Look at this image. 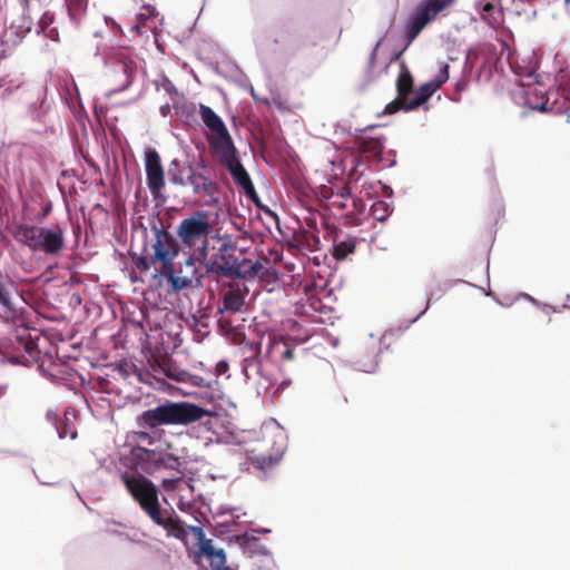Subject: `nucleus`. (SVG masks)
<instances>
[{
	"mask_svg": "<svg viewBox=\"0 0 570 570\" xmlns=\"http://www.w3.org/2000/svg\"><path fill=\"white\" fill-rule=\"evenodd\" d=\"M212 230L213 226L208 214L197 210L180 220L176 228V235L183 247L193 252L190 257L197 261L205 259L207 256L208 238Z\"/></svg>",
	"mask_w": 570,
	"mask_h": 570,
	"instance_id": "nucleus-3",
	"label": "nucleus"
},
{
	"mask_svg": "<svg viewBox=\"0 0 570 570\" xmlns=\"http://www.w3.org/2000/svg\"><path fill=\"white\" fill-rule=\"evenodd\" d=\"M493 8H494V7H493V4H492V3L487 2V3L482 7L481 12H482V14H485V13H488V12L492 11V10H493Z\"/></svg>",
	"mask_w": 570,
	"mask_h": 570,
	"instance_id": "nucleus-38",
	"label": "nucleus"
},
{
	"mask_svg": "<svg viewBox=\"0 0 570 570\" xmlns=\"http://www.w3.org/2000/svg\"><path fill=\"white\" fill-rule=\"evenodd\" d=\"M379 45H380L379 42L375 45V47L372 49V52L370 55V59H368L370 69H373L375 66Z\"/></svg>",
	"mask_w": 570,
	"mask_h": 570,
	"instance_id": "nucleus-36",
	"label": "nucleus"
},
{
	"mask_svg": "<svg viewBox=\"0 0 570 570\" xmlns=\"http://www.w3.org/2000/svg\"><path fill=\"white\" fill-rule=\"evenodd\" d=\"M157 451L146 446H131L129 452L124 455L122 463L129 469V472L140 473L139 471L153 474L155 472V460Z\"/></svg>",
	"mask_w": 570,
	"mask_h": 570,
	"instance_id": "nucleus-11",
	"label": "nucleus"
},
{
	"mask_svg": "<svg viewBox=\"0 0 570 570\" xmlns=\"http://www.w3.org/2000/svg\"><path fill=\"white\" fill-rule=\"evenodd\" d=\"M564 7H566L567 13L570 16V0H564Z\"/></svg>",
	"mask_w": 570,
	"mask_h": 570,
	"instance_id": "nucleus-40",
	"label": "nucleus"
},
{
	"mask_svg": "<svg viewBox=\"0 0 570 570\" xmlns=\"http://www.w3.org/2000/svg\"><path fill=\"white\" fill-rule=\"evenodd\" d=\"M350 202V191H344L341 195H337L332 200V206L337 209H346L348 207Z\"/></svg>",
	"mask_w": 570,
	"mask_h": 570,
	"instance_id": "nucleus-30",
	"label": "nucleus"
},
{
	"mask_svg": "<svg viewBox=\"0 0 570 570\" xmlns=\"http://www.w3.org/2000/svg\"><path fill=\"white\" fill-rule=\"evenodd\" d=\"M540 111H547L548 110V100L542 102L540 106L535 107Z\"/></svg>",
	"mask_w": 570,
	"mask_h": 570,
	"instance_id": "nucleus-39",
	"label": "nucleus"
},
{
	"mask_svg": "<svg viewBox=\"0 0 570 570\" xmlns=\"http://www.w3.org/2000/svg\"><path fill=\"white\" fill-rule=\"evenodd\" d=\"M449 79V65L443 63L439 70V73L435 78L422 85L416 92L415 97L405 106V110H414L421 105H423L441 86Z\"/></svg>",
	"mask_w": 570,
	"mask_h": 570,
	"instance_id": "nucleus-14",
	"label": "nucleus"
},
{
	"mask_svg": "<svg viewBox=\"0 0 570 570\" xmlns=\"http://www.w3.org/2000/svg\"><path fill=\"white\" fill-rule=\"evenodd\" d=\"M145 170L147 186L154 197L158 199L163 196L165 187V174L161 166V159L156 149H148L145 154Z\"/></svg>",
	"mask_w": 570,
	"mask_h": 570,
	"instance_id": "nucleus-10",
	"label": "nucleus"
},
{
	"mask_svg": "<svg viewBox=\"0 0 570 570\" xmlns=\"http://www.w3.org/2000/svg\"><path fill=\"white\" fill-rule=\"evenodd\" d=\"M3 279H4V275L0 271V305L3 311V317L7 321L14 322L16 318L18 317V312L13 307V304L11 302L10 292L8 291L6 284L3 283Z\"/></svg>",
	"mask_w": 570,
	"mask_h": 570,
	"instance_id": "nucleus-20",
	"label": "nucleus"
},
{
	"mask_svg": "<svg viewBox=\"0 0 570 570\" xmlns=\"http://www.w3.org/2000/svg\"><path fill=\"white\" fill-rule=\"evenodd\" d=\"M396 89L400 98L406 99L413 89V78L404 63L401 66V71L396 80Z\"/></svg>",
	"mask_w": 570,
	"mask_h": 570,
	"instance_id": "nucleus-23",
	"label": "nucleus"
},
{
	"mask_svg": "<svg viewBox=\"0 0 570 570\" xmlns=\"http://www.w3.org/2000/svg\"><path fill=\"white\" fill-rule=\"evenodd\" d=\"M257 267H261V265L256 264V265L253 266V271H254L255 274L257 273Z\"/></svg>",
	"mask_w": 570,
	"mask_h": 570,
	"instance_id": "nucleus-41",
	"label": "nucleus"
},
{
	"mask_svg": "<svg viewBox=\"0 0 570 570\" xmlns=\"http://www.w3.org/2000/svg\"><path fill=\"white\" fill-rule=\"evenodd\" d=\"M41 229L42 227L21 224L16 227L13 237L16 240L27 245L32 250H37L40 242Z\"/></svg>",
	"mask_w": 570,
	"mask_h": 570,
	"instance_id": "nucleus-18",
	"label": "nucleus"
},
{
	"mask_svg": "<svg viewBox=\"0 0 570 570\" xmlns=\"http://www.w3.org/2000/svg\"><path fill=\"white\" fill-rule=\"evenodd\" d=\"M533 2V0H511V6L507 7L511 12L520 16L527 12V8Z\"/></svg>",
	"mask_w": 570,
	"mask_h": 570,
	"instance_id": "nucleus-26",
	"label": "nucleus"
},
{
	"mask_svg": "<svg viewBox=\"0 0 570 570\" xmlns=\"http://www.w3.org/2000/svg\"><path fill=\"white\" fill-rule=\"evenodd\" d=\"M279 455H259L252 460V464L255 469L267 472L277 465L279 462Z\"/></svg>",
	"mask_w": 570,
	"mask_h": 570,
	"instance_id": "nucleus-24",
	"label": "nucleus"
},
{
	"mask_svg": "<svg viewBox=\"0 0 570 570\" xmlns=\"http://www.w3.org/2000/svg\"><path fill=\"white\" fill-rule=\"evenodd\" d=\"M168 176L173 185L189 187L195 197L204 199V204L217 202L219 185L209 176L205 164L181 166L179 160L174 159L169 164Z\"/></svg>",
	"mask_w": 570,
	"mask_h": 570,
	"instance_id": "nucleus-2",
	"label": "nucleus"
},
{
	"mask_svg": "<svg viewBox=\"0 0 570 570\" xmlns=\"http://www.w3.org/2000/svg\"><path fill=\"white\" fill-rule=\"evenodd\" d=\"M199 115L205 126L213 134L209 142L216 151L234 144L224 121L210 107L200 104Z\"/></svg>",
	"mask_w": 570,
	"mask_h": 570,
	"instance_id": "nucleus-9",
	"label": "nucleus"
},
{
	"mask_svg": "<svg viewBox=\"0 0 570 570\" xmlns=\"http://www.w3.org/2000/svg\"><path fill=\"white\" fill-rule=\"evenodd\" d=\"M119 478L131 498L149 519L161 509L157 487L142 473L122 471Z\"/></svg>",
	"mask_w": 570,
	"mask_h": 570,
	"instance_id": "nucleus-4",
	"label": "nucleus"
},
{
	"mask_svg": "<svg viewBox=\"0 0 570 570\" xmlns=\"http://www.w3.org/2000/svg\"><path fill=\"white\" fill-rule=\"evenodd\" d=\"M181 463L183 462H181L180 458L174 453H170V452H166L163 454L156 453L155 472L157 470L164 468V469H168V470H175L181 474V472L179 470L181 466Z\"/></svg>",
	"mask_w": 570,
	"mask_h": 570,
	"instance_id": "nucleus-22",
	"label": "nucleus"
},
{
	"mask_svg": "<svg viewBox=\"0 0 570 570\" xmlns=\"http://www.w3.org/2000/svg\"><path fill=\"white\" fill-rule=\"evenodd\" d=\"M157 16L156 8L148 4L142 6L139 10V12L136 14V18L139 22H146Z\"/></svg>",
	"mask_w": 570,
	"mask_h": 570,
	"instance_id": "nucleus-27",
	"label": "nucleus"
},
{
	"mask_svg": "<svg viewBox=\"0 0 570 570\" xmlns=\"http://www.w3.org/2000/svg\"><path fill=\"white\" fill-rule=\"evenodd\" d=\"M223 309L220 312L238 313L245 304V296L238 287L230 286L222 294Z\"/></svg>",
	"mask_w": 570,
	"mask_h": 570,
	"instance_id": "nucleus-19",
	"label": "nucleus"
},
{
	"mask_svg": "<svg viewBox=\"0 0 570 570\" xmlns=\"http://www.w3.org/2000/svg\"><path fill=\"white\" fill-rule=\"evenodd\" d=\"M356 248V237L347 236L344 239H334L333 257L336 261L345 259L350 254L354 253Z\"/></svg>",
	"mask_w": 570,
	"mask_h": 570,
	"instance_id": "nucleus-21",
	"label": "nucleus"
},
{
	"mask_svg": "<svg viewBox=\"0 0 570 570\" xmlns=\"http://www.w3.org/2000/svg\"><path fill=\"white\" fill-rule=\"evenodd\" d=\"M387 205L384 202H377L372 206V215L383 222L387 216Z\"/></svg>",
	"mask_w": 570,
	"mask_h": 570,
	"instance_id": "nucleus-29",
	"label": "nucleus"
},
{
	"mask_svg": "<svg viewBox=\"0 0 570 570\" xmlns=\"http://www.w3.org/2000/svg\"><path fill=\"white\" fill-rule=\"evenodd\" d=\"M137 72V65L130 58L117 59L111 69V83L114 85L112 91L126 90L134 81V77Z\"/></svg>",
	"mask_w": 570,
	"mask_h": 570,
	"instance_id": "nucleus-13",
	"label": "nucleus"
},
{
	"mask_svg": "<svg viewBox=\"0 0 570 570\" xmlns=\"http://www.w3.org/2000/svg\"><path fill=\"white\" fill-rule=\"evenodd\" d=\"M209 411L187 401L166 400L155 407L142 411L136 419L140 430L130 431L126 435L129 448L154 445L156 438L147 430L155 431L164 425H189L209 415Z\"/></svg>",
	"mask_w": 570,
	"mask_h": 570,
	"instance_id": "nucleus-1",
	"label": "nucleus"
},
{
	"mask_svg": "<svg viewBox=\"0 0 570 570\" xmlns=\"http://www.w3.org/2000/svg\"><path fill=\"white\" fill-rule=\"evenodd\" d=\"M151 262H150V257H146V256H139L137 257V259L135 261V266L137 269H139L140 272H146L149 269L150 267Z\"/></svg>",
	"mask_w": 570,
	"mask_h": 570,
	"instance_id": "nucleus-31",
	"label": "nucleus"
},
{
	"mask_svg": "<svg viewBox=\"0 0 570 570\" xmlns=\"http://www.w3.org/2000/svg\"><path fill=\"white\" fill-rule=\"evenodd\" d=\"M181 480H183L181 476H177V478H173V479H164L161 485L166 491H175L177 483H179Z\"/></svg>",
	"mask_w": 570,
	"mask_h": 570,
	"instance_id": "nucleus-32",
	"label": "nucleus"
},
{
	"mask_svg": "<svg viewBox=\"0 0 570 570\" xmlns=\"http://www.w3.org/2000/svg\"><path fill=\"white\" fill-rule=\"evenodd\" d=\"M350 202L352 203L355 210L361 212L363 203L361 199H355L350 195Z\"/></svg>",
	"mask_w": 570,
	"mask_h": 570,
	"instance_id": "nucleus-37",
	"label": "nucleus"
},
{
	"mask_svg": "<svg viewBox=\"0 0 570 570\" xmlns=\"http://www.w3.org/2000/svg\"><path fill=\"white\" fill-rule=\"evenodd\" d=\"M246 346L250 352V357L257 358L261 354L262 343L261 342H250L247 343Z\"/></svg>",
	"mask_w": 570,
	"mask_h": 570,
	"instance_id": "nucleus-33",
	"label": "nucleus"
},
{
	"mask_svg": "<svg viewBox=\"0 0 570 570\" xmlns=\"http://www.w3.org/2000/svg\"><path fill=\"white\" fill-rule=\"evenodd\" d=\"M407 102H409L407 99L400 98L397 96V98L395 100H393L386 105V107L384 109V114L392 115V114H395L396 111H399L400 109L405 110V106Z\"/></svg>",
	"mask_w": 570,
	"mask_h": 570,
	"instance_id": "nucleus-28",
	"label": "nucleus"
},
{
	"mask_svg": "<svg viewBox=\"0 0 570 570\" xmlns=\"http://www.w3.org/2000/svg\"><path fill=\"white\" fill-rule=\"evenodd\" d=\"M150 520L155 524L165 529L167 537H174L178 540H181L187 546V529L173 509L165 510L161 508L158 512H156L155 515L150 518Z\"/></svg>",
	"mask_w": 570,
	"mask_h": 570,
	"instance_id": "nucleus-12",
	"label": "nucleus"
},
{
	"mask_svg": "<svg viewBox=\"0 0 570 570\" xmlns=\"http://www.w3.org/2000/svg\"><path fill=\"white\" fill-rule=\"evenodd\" d=\"M59 435L60 438L70 436L71 439H75L77 436V432L69 430L67 424H65L61 429H59Z\"/></svg>",
	"mask_w": 570,
	"mask_h": 570,
	"instance_id": "nucleus-34",
	"label": "nucleus"
},
{
	"mask_svg": "<svg viewBox=\"0 0 570 570\" xmlns=\"http://www.w3.org/2000/svg\"><path fill=\"white\" fill-rule=\"evenodd\" d=\"M154 242L151 244L150 262L154 266L160 265V268L173 265L175 258L179 255L180 245L178 240L166 229L154 226Z\"/></svg>",
	"mask_w": 570,
	"mask_h": 570,
	"instance_id": "nucleus-7",
	"label": "nucleus"
},
{
	"mask_svg": "<svg viewBox=\"0 0 570 570\" xmlns=\"http://www.w3.org/2000/svg\"><path fill=\"white\" fill-rule=\"evenodd\" d=\"M186 375H187V373L184 371L178 372V373H170V372L167 373L168 377L176 380L178 382H185Z\"/></svg>",
	"mask_w": 570,
	"mask_h": 570,
	"instance_id": "nucleus-35",
	"label": "nucleus"
},
{
	"mask_svg": "<svg viewBox=\"0 0 570 570\" xmlns=\"http://www.w3.org/2000/svg\"><path fill=\"white\" fill-rule=\"evenodd\" d=\"M237 247L232 242H224L210 257L197 259L203 264L207 274L223 278H239L243 276L242 264L236 255Z\"/></svg>",
	"mask_w": 570,
	"mask_h": 570,
	"instance_id": "nucleus-5",
	"label": "nucleus"
},
{
	"mask_svg": "<svg viewBox=\"0 0 570 570\" xmlns=\"http://www.w3.org/2000/svg\"><path fill=\"white\" fill-rule=\"evenodd\" d=\"M271 350L279 352L282 360H293L294 358V350L291 348L284 342L275 341V342L271 343Z\"/></svg>",
	"mask_w": 570,
	"mask_h": 570,
	"instance_id": "nucleus-25",
	"label": "nucleus"
},
{
	"mask_svg": "<svg viewBox=\"0 0 570 570\" xmlns=\"http://www.w3.org/2000/svg\"><path fill=\"white\" fill-rule=\"evenodd\" d=\"M65 247V235L62 228L57 225L53 228L42 227L40 234V242L37 250L43 252L47 255H57Z\"/></svg>",
	"mask_w": 570,
	"mask_h": 570,
	"instance_id": "nucleus-16",
	"label": "nucleus"
},
{
	"mask_svg": "<svg viewBox=\"0 0 570 570\" xmlns=\"http://www.w3.org/2000/svg\"><path fill=\"white\" fill-rule=\"evenodd\" d=\"M217 154L220 157L222 164L228 169L234 181L243 188L245 195L253 200L256 205L259 204V197L255 190V187L253 185V181L247 173V170L244 168V166L240 164L236 148L233 145L225 147L217 151Z\"/></svg>",
	"mask_w": 570,
	"mask_h": 570,
	"instance_id": "nucleus-8",
	"label": "nucleus"
},
{
	"mask_svg": "<svg viewBox=\"0 0 570 570\" xmlns=\"http://www.w3.org/2000/svg\"><path fill=\"white\" fill-rule=\"evenodd\" d=\"M166 108H168V106H166V107H161V112H163V114H165Z\"/></svg>",
	"mask_w": 570,
	"mask_h": 570,
	"instance_id": "nucleus-42",
	"label": "nucleus"
},
{
	"mask_svg": "<svg viewBox=\"0 0 570 570\" xmlns=\"http://www.w3.org/2000/svg\"><path fill=\"white\" fill-rule=\"evenodd\" d=\"M357 151L370 160L381 161L384 149L383 140L379 137L358 136L355 139Z\"/></svg>",
	"mask_w": 570,
	"mask_h": 570,
	"instance_id": "nucleus-17",
	"label": "nucleus"
},
{
	"mask_svg": "<svg viewBox=\"0 0 570 570\" xmlns=\"http://www.w3.org/2000/svg\"><path fill=\"white\" fill-rule=\"evenodd\" d=\"M194 261H196L194 257H189L186 261V266L191 269L190 275H181V271H176L174 264L169 267L159 268L158 274L168 281L174 292L193 287L196 273Z\"/></svg>",
	"mask_w": 570,
	"mask_h": 570,
	"instance_id": "nucleus-15",
	"label": "nucleus"
},
{
	"mask_svg": "<svg viewBox=\"0 0 570 570\" xmlns=\"http://www.w3.org/2000/svg\"><path fill=\"white\" fill-rule=\"evenodd\" d=\"M455 0H424L417 4L405 23L407 45L412 43L421 31Z\"/></svg>",
	"mask_w": 570,
	"mask_h": 570,
	"instance_id": "nucleus-6",
	"label": "nucleus"
}]
</instances>
